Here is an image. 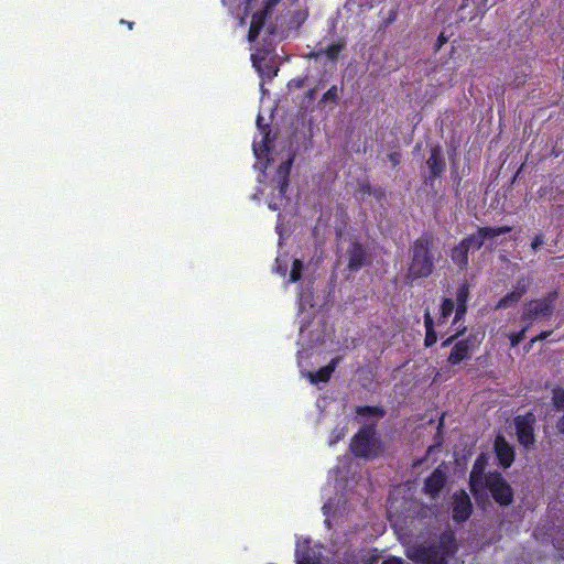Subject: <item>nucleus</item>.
Segmentation results:
<instances>
[{
	"instance_id": "nucleus-5",
	"label": "nucleus",
	"mask_w": 564,
	"mask_h": 564,
	"mask_svg": "<svg viewBox=\"0 0 564 564\" xmlns=\"http://www.w3.org/2000/svg\"><path fill=\"white\" fill-rule=\"evenodd\" d=\"M485 487L499 506L507 507L513 502V489L500 473H489L485 477Z\"/></svg>"
},
{
	"instance_id": "nucleus-6",
	"label": "nucleus",
	"mask_w": 564,
	"mask_h": 564,
	"mask_svg": "<svg viewBox=\"0 0 564 564\" xmlns=\"http://www.w3.org/2000/svg\"><path fill=\"white\" fill-rule=\"evenodd\" d=\"M535 415L531 411L525 414L517 415L513 421L517 440L527 451H530L535 446Z\"/></svg>"
},
{
	"instance_id": "nucleus-17",
	"label": "nucleus",
	"mask_w": 564,
	"mask_h": 564,
	"mask_svg": "<svg viewBox=\"0 0 564 564\" xmlns=\"http://www.w3.org/2000/svg\"><path fill=\"white\" fill-rule=\"evenodd\" d=\"M452 262L458 268L460 271H466L469 267V250L462 241L455 245L451 249L449 253Z\"/></svg>"
},
{
	"instance_id": "nucleus-47",
	"label": "nucleus",
	"mask_w": 564,
	"mask_h": 564,
	"mask_svg": "<svg viewBox=\"0 0 564 564\" xmlns=\"http://www.w3.org/2000/svg\"><path fill=\"white\" fill-rule=\"evenodd\" d=\"M121 24H126L128 26L129 30H132L133 29V25L134 23L133 22H130V21H127V20H121L120 21Z\"/></svg>"
},
{
	"instance_id": "nucleus-19",
	"label": "nucleus",
	"mask_w": 564,
	"mask_h": 564,
	"mask_svg": "<svg viewBox=\"0 0 564 564\" xmlns=\"http://www.w3.org/2000/svg\"><path fill=\"white\" fill-rule=\"evenodd\" d=\"M296 564H321L319 557L306 545H297L295 550Z\"/></svg>"
},
{
	"instance_id": "nucleus-3",
	"label": "nucleus",
	"mask_w": 564,
	"mask_h": 564,
	"mask_svg": "<svg viewBox=\"0 0 564 564\" xmlns=\"http://www.w3.org/2000/svg\"><path fill=\"white\" fill-rule=\"evenodd\" d=\"M349 449L359 458H375L382 454V443L376 437V423L365 425L352 436Z\"/></svg>"
},
{
	"instance_id": "nucleus-15",
	"label": "nucleus",
	"mask_w": 564,
	"mask_h": 564,
	"mask_svg": "<svg viewBox=\"0 0 564 564\" xmlns=\"http://www.w3.org/2000/svg\"><path fill=\"white\" fill-rule=\"evenodd\" d=\"M446 475L441 468H435L424 481V492L431 498H436L444 488Z\"/></svg>"
},
{
	"instance_id": "nucleus-12",
	"label": "nucleus",
	"mask_w": 564,
	"mask_h": 564,
	"mask_svg": "<svg viewBox=\"0 0 564 564\" xmlns=\"http://www.w3.org/2000/svg\"><path fill=\"white\" fill-rule=\"evenodd\" d=\"M267 51L253 53L251 62L262 79L272 80L278 75L279 67L273 59H267Z\"/></svg>"
},
{
	"instance_id": "nucleus-26",
	"label": "nucleus",
	"mask_w": 564,
	"mask_h": 564,
	"mask_svg": "<svg viewBox=\"0 0 564 564\" xmlns=\"http://www.w3.org/2000/svg\"><path fill=\"white\" fill-rule=\"evenodd\" d=\"M339 99V89L336 85L330 86L327 91L322 96L319 105H326L328 102L337 104Z\"/></svg>"
},
{
	"instance_id": "nucleus-48",
	"label": "nucleus",
	"mask_w": 564,
	"mask_h": 564,
	"mask_svg": "<svg viewBox=\"0 0 564 564\" xmlns=\"http://www.w3.org/2000/svg\"><path fill=\"white\" fill-rule=\"evenodd\" d=\"M269 208L272 209V210H278L279 209V204L274 203V202H270L268 204Z\"/></svg>"
},
{
	"instance_id": "nucleus-11",
	"label": "nucleus",
	"mask_w": 564,
	"mask_h": 564,
	"mask_svg": "<svg viewBox=\"0 0 564 564\" xmlns=\"http://www.w3.org/2000/svg\"><path fill=\"white\" fill-rule=\"evenodd\" d=\"M477 343L476 335L470 334L465 339H458L447 358V361L452 366L459 365L462 361L469 359L471 356V350L475 347V344Z\"/></svg>"
},
{
	"instance_id": "nucleus-44",
	"label": "nucleus",
	"mask_w": 564,
	"mask_h": 564,
	"mask_svg": "<svg viewBox=\"0 0 564 564\" xmlns=\"http://www.w3.org/2000/svg\"><path fill=\"white\" fill-rule=\"evenodd\" d=\"M305 80L306 78H295L290 82L289 86L300 89L304 86Z\"/></svg>"
},
{
	"instance_id": "nucleus-21",
	"label": "nucleus",
	"mask_w": 564,
	"mask_h": 564,
	"mask_svg": "<svg viewBox=\"0 0 564 564\" xmlns=\"http://www.w3.org/2000/svg\"><path fill=\"white\" fill-rule=\"evenodd\" d=\"M484 487L482 474L478 470H471L469 475V489L476 500H478L482 494Z\"/></svg>"
},
{
	"instance_id": "nucleus-43",
	"label": "nucleus",
	"mask_w": 564,
	"mask_h": 564,
	"mask_svg": "<svg viewBox=\"0 0 564 564\" xmlns=\"http://www.w3.org/2000/svg\"><path fill=\"white\" fill-rule=\"evenodd\" d=\"M484 465H485V460L481 455L476 459L471 470H478V471H480V474H482Z\"/></svg>"
},
{
	"instance_id": "nucleus-10",
	"label": "nucleus",
	"mask_w": 564,
	"mask_h": 564,
	"mask_svg": "<svg viewBox=\"0 0 564 564\" xmlns=\"http://www.w3.org/2000/svg\"><path fill=\"white\" fill-rule=\"evenodd\" d=\"M453 520L456 523L467 521L473 513V503L464 489H460L453 495Z\"/></svg>"
},
{
	"instance_id": "nucleus-4",
	"label": "nucleus",
	"mask_w": 564,
	"mask_h": 564,
	"mask_svg": "<svg viewBox=\"0 0 564 564\" xmlns=\"http://www.w3.org/2000/svg\"><path fill=\"white\" fill-rule=\"evenodd\" d=\"M557 297L558 292L554 290L541 299L529 301L525 303L521 319L531 325L539 318L550 317L553 314Z\"/></svg>"
},
{
	"instance_id": "nucleus-49",
	"label": "nucleus",
	"mask_w": 564,
	"mask_h": 564,
	"mask_svg": "<svg viewBox=\"0 0 564 564\" xmlns=\"http://www.w3.org/2000/svg\"><path fill=\"white\" fill-rule=\"evenodd\" d=\"M466 330H467V328L464 326V327H462V328H458V329L456 330V333H460V336H463V335L465 334V332H466Z\"/></svg>"
},
{
	"instance_id": "nucleus-24",
	"label": "nucleus",
	"mask_w": 564,
	"mask_h": 564,
	"mask_svg": "<svg viewBox=\"0 0 564 564\" xmlns=\"http://www.w3.org/2000/svg\"><path fill=\"white\" fill-rule=\"evenodd\" d=\"M356 413L360 416L375 415L378 417H382L384 415V410L380 406L360 405L356 408Z\"/></svg>"
},
{
	"instance_id": "nucleus-46",
	"label": "nucleus",
	"mask_w": 564,
	"mask_h": 564,
	"mask_svg": "<svg viewBox=\"0 0 564 564\" xmlns=\"http://www.w3.org/2000/svg\"><path fill=\"white\" fill-rule=\"evenodd\" d=\"M316 88L308 89L305 94L308 100H313L315 98Z\"/></svg>"
},
{
	"instance_id": "nucleus-1",
	"label": "nucleus",
	"mask_w": 564,
	"mask_h": 564,
	"mask_svg": "<svg viewBox=\"0 0 564 564\" xmlns=\"http://www.w3.org/2000/svg\"><path fill=\"white\" fill-rule=\"evenodd\" d=\"M410 252L406 279L415 281L429 278L435 270V263L441 257L434 235L431 231H424L412 242Z\"/></svg>"
},
{
	"instance_id": "nucleus-31",
	"label": "nucleus",
	"mask_w": 564,
	"mask_h": 564,
	"mask_svg": "<svg viewBox=\"0 0 564 564\" xmlns=\"http://www.w3.org/2000/svg\"><path fill=\"white\" fill-rule=\"evenodd\" d=\"M545 243V236L542 232L534 235L531 240L530 249L533 253L538 252L540 248Z\"/></svg>"
},
{
	"instance_id": "nucleus-36",
	"label": "nucleus",
	"mask_w": 564,
	"mask_h": 564,
	"mask_svg": "<svg viewBox=\"0 0 564 564\" xmlns=\"http://www.w3.org/2000/svg\"><path fill=\"white\" fill-rule=\"evenodd\" d=\"M281 2V0H263V7L265 11L273 13L274 8Z\"/></svg>"
},
{
	"instance_id": "nucleus-33",
	"label": "nucleus",
	"mask_w": 564,
	"mask_h": 564,
	"mask_svg": "<svg viewBox=\"0 0 564 564\" xmlns=\"http://www.w3.org/2000/svg\"><path fill=\"white\" fill-rule=\"evenodd\" d=\"M346 435V429L345 427H335L332 431L330 437H329V445L337 444L340 440H343Z\"/></svg>"
},
{
	"instance_id": "nucleus-7",
	"label": "nucleus",
	"mask_w": 564,
	"mask_h": 564,
	"mask_svg": "<svg viewBox=\"0 0 564 564\" xmlns=\"http://www.w3.org/2000/svg\"><path fill=\"white\" fill-rule=\"evenodd\" d=\"M511 230L512 227L507 225L498 227H478V229L475 232L464 237L460 241L466 247H468L469 252L477 251L482 248V246L485 245V240L494 239L501 235L509 234Z\"/></svg>"
},
{
	"instance_id": "nucleus-39",
	"label": "nucleus",
	"mask_w": 564,
	"mask_h": 564,
	"mask_svg": "<svg viewBox=\"0 0 564 564\" xmlns=\"http://www.w3.org/2000/svg\"><path fill=\"white\" fill-rule=\"evenodd\" d=\"M323 55H324V48H319V50H316V51H311L310 53H307L305 55V57L307 59L319 61Z\"/></svg>"
},
{
	"instance_id": "nucleus-34",
	"label": "nucleus",
	"mask_w": 564,
	"mask_h": 564,
	"mask_svg": "<svg viewBox=\"0 0 564 564\" xmlns=\"http://www.w3.org/2000/svg\"><path fill=\"white\" fill-rule=\"evenodd\" d=\"M552 333H553V330H543L538 336L532 337L527 347V350H530L532 348L533 344H535L536 341H542V340L549 338L552 335Z\"/></svg>"
},
{
	"instance_id": "nucleus-32",
	"label": "nucleus",
	"mask_w": 564,
	"mask_h": 564,
	"mask_svg": "<svg viewBox=\"0 0 564 564\" xmlns=\"http://www.w3.org/2000/svg\"><path fill=\"white\" fill-rule=\"evenodd\" d=\"M530 279L525 276H521L517 281V285L514 291L522 297L529 290Z\"/></svg>"
},
{
	"instance_id": "nucleus-50",
	"label": "nucleus",
	"mask_w": 564,
	"mask_h": 564,
	"mask_svg": "<svg viewBox=\"0 0 564 564\" xmlns=\"http://www.w3.org/2000/svg\"><path fill=\"white\" fill-rule=\"evenodd\" d=\"M394 19V17L392 18V15H389V21H392Z\"/></svg>"
},
{
	"instance_id": "nucleus-25",
	"label": "nucleus",
	"mask_w": 564,
	"mask_h": 564,
	"mask_svg": "<svg viewBox=\"0 0 564 564\" xmlns=\"http://www.w3.org/2000/svg\"><path fill=\"white\" fill-rule=\"evenodd\" d=\"M455 303L452 299H443L441 304V316L438 318V323L445 322L454 312Z\"/></svg>"
},
{
	"instance_id": "nucleus-20",
	"label": "nucleus",
	"mask_w": 564,
	"mask_h": 564,
	"mask_svg": "<svg viewBox=\"0 0 564 564\" xmlns=\"http://www.w3.org/2000/svg\"><path fill=\"white\" fill-rule=\"evenodd\" d=\"M425 338L424 346L432 347L437 341V335L434 328V321L429 310L424 313Z\"/></svg>"
},
{
	"instance_id": "nucleus-28",
	"label": "nucleus",
	"mask_w": 564,
	"mask_h": 564,
	"mask_svg": "<svg viewBox=\"0 0 564 564\" xmlns=\"http://www.w3.org/2000/svg\"><path fill=\"white\" fill-rule=\"evenodd\" d=\"M469 297V288L466 283L462 284L456 293V305H467Z\"/></svg>"
},
{
	"instance_id": "nucleus-8",
	"label": "nucleus",
	"mask_w": 564,
	"mask_h": 564,
	"mask_svg": "<svg viewBox=\"0 0 564 564\" xmlns=\"http://www.w3.org/2000/svg\"><path fill=\"white\" fill-rule=\"evenodd\" d=\"M426 166L429 174L424 177V183L433 188L435 181L442 177L446 171V161L441 145L436 144L431 147Z\"/></svg>"
},
{
	"instance_id": "nucleus-41",
	"label": "nucleus",
	"mask_w": 564,
	"mask_h": 564,
	"mask_svg": "<svg viewBox=\"0 0 564 564\" xmlns=\"http://www.w3.org/2000/svg\"><path fill=\"white\" fill-rule=\"evenodd\" d=\"M371 195L378 200L380 202L381 199L384 198L386 196V192L382 187H376L372 189L371 192Z\"/></svg>"
},
{
	"instance_id": "nucleus-13",
	"label": "nucleus",
	"mask_w": 564,
	"mask_h": 564,
	"mask_svg": "<svg viewBox=\"0 0 564 564\" xmlns=\"http://www.w3.org/2000/svg\"><path fill=\"white\" fill-rule=\"evenodd\" d=\"M495 453L502 468H509L514 462V449L502 435L495 440Z\"/></svg>"
},
{
	"instance_id": "nucleus-2",
	"label": "nucleus",
	"mask_w": 564,
	"mask_h": 564,
	"mask_svg": "<svg viewBox=\"0 0 564 564\" xmlns=\"http://www.w3.org/2000/svg\"><path fill=\"white\" fill-rule=\"evenodd\" d=\"M458 551L456 535L452 530L442 532L438 539L427 545L417 544L411 547L408 556L420 564H447Z\"/></svg>"
},
{
	"instance_id": "nucleus-35",
	"label": "nucleus",
	"mask_w": 564,
	"mask_h": 564,
	"mask_svg": "<svg viewBox=\"0 0 564 564\" xmlns=\"http://www.w3.org/2000/svg\"><path fill=\"white\" fill-rule=\"evenodd\" d=\"M455 310V317L453 321V324L458 323L466 314L467 312V305H456Z\"/></svg>"
},
{
	"instance_id": "nucleus-29",
	"label": "nucleus",
	"mask_w": 564,
	"mask_h": 564,
	"mask_svg": "<svg viewBox=\"0 0 564 564\" xmlns=\"http://www.w3.org/2000/svg\"><path fill=\"white\" fill-rule=\"evenodd\" d=\"M530 328V325L527 324L522 329L516 333H511L509 335L510 345L511 347H517L525 337V334L528 329Z\"/></svg>"
},
{
	"instance_id": "nucleus-22",
	"label": "nucleus",
	"mask_w": 564,
	"mask_h": 564,
	"mask_svg": "<svg viewBox=\"0 0 564 564\" xmlns=\"http://www.w3.org/2000/svg\"><path fill=\"white\" fill-rule=\"evenodd\" d=\"M346 47V42L340 39L337 42L328 45L326 48H324V55L327 57L329 62H336L340 55V53Z\"/></svg>"
},
{
	"instance_id": "nucleus-38",
	"label": "nucleus",
	"mask_w": 564,
	"mask_h": 564,
	"mask_svg": "<svg viewBox=\"0 0 564 564\" xmlns=\"http://www.w3.org/2000/svg\"><path fill=\"white\" fill-rule=\"evenodd\" d=\"M388 159L391 162L392 166L395 167L401 162V153L399 151L391 152L389 153Z\"/></svg>"
},
{
	"instance_id": "nucleus-27",
	"label": "nucleus",
	"mask_w": 564,
	"mask_h": 564,
	"mask_svg": "<svg viewBox=\"0 0 564 564\" xmlns=\"http://www.w3.org/2000/svg\"><path fill=\"white\" fill-rule=\"evenodd\" d=\"M303 262L300 259H294L292 262V269L290 272L289 281L296 283L302 279Z\"/></svg>"
},
{
	"instance_id": "nucleus-9",
	"label": "nucleus",
	"mask_w": 564,
	"mask_h": 564,
	"mask_svg": "<svg viewBox=\"0 0 564 564\" xmlns=\"http://www.w3.org/2000/svg\"><path fill=\"white\" fill-rule=\"evenodd\" d=\"M347 269L350 272H358L361 268L370 265L372 262L367 247L359 241L350 242L347 249Z\"/></svg>"
},
{
	"instance_id": "nucleus-30",
	"label": "nucleus",
	"mask_w": 564,
	"mask_h": 564,
	"mask_svg": "<svg viewBox=\"0 0 564 564\" xmlns=\"http://www.w3.org/2000/svg\"><path fill=\"white\" fill-rule=\"evenodd\" d=\"M552 400L557 410L564 409V388L554 389Z\"/></svg>"
},
{
	"instance_id": "nucleus-51",
	"label": "nucleus",
	"mask_w": 564,
	"mask_h": 564,
	"mask_svg": "<svg viewBox=\"0 0 564 564\" xmlns=\"http://www.w3.org/2000/svg\"><path fill=\"white\" fill-rule=\"evenodd\" d=\"M394 19V17L392 18V15H389V21H392Z\"/></svg>"
},
{
	"instance_id": "nucleus-18",
	"label": "nucleus",
	"mask_w": 564,
	"mask_h": 564,
	"mask_svg": "<svg viewBox=\"0 0 564 564\" xmlns=\"http://www.w3.org/2000/svg\"><path fill=\"white\" fill-rule=\"evenodd\" d=\"M341 361V357H335L333 358L328 365L319 368L316 372L310 373V381L312 383H326L329 381L332 375L334 373L336 367Z\"/></svg>"
},
{
	"instance_id": "nucleus-40",
	"label": "nucleus",
	"mask_w": 564,
	"mask_h": 564,
	"mask_svg": "<svg viewBox=\"0 0 564 564\" xmlns=\"http://www.w3.org/2000/svg\"><path fill=\"white\" fill-rule=\"evenodd\" d=\"M459 337H460V333H455L454 335H452V336L447 337L445 340H443L441 346L443 348L448 347L452 344H455Z\"/></svg>"
},
{
	"instance_id": "nucleus-23",
	"label": "nucleus",
	"mask_w": 564,
	"mask_h": 564,
	"mask_svg": "<svg viewBox=\"0 0 564 564\" xmlns=\"http://www.w3.org/2000/svg\"><path fill=\"white\" fill-rule=\"evenodd\" d=\"M522 297L514 290L508 292L505 296H502L496 305V308H508L514 304H517Z\"/></svg>"
},
{
	"instance_id": "nucleus-16",
	"label": "nucleus",
	"mask_w": 564,
	"mask_h": 564,
	"mask_svg": "<svg viewBox=\"0 0 564 564\" xmlns=\"http://www.w3.org/2000/svg\"><path fill=\"white\" fill-rule=\"evenodd\" d=\"M271 13L261 9L252 14L250 28L248 31V41L254 42L262 31L268 19L271 18Z\"/></svg>"
},
{
	"instance_id": "nucleus-37",
	"label": "nucleus",
	"mask_w": 564,
	"mask_h": 564,
	"mask_svg": "<svg viewBox=\"0 0 564 564\" xmlns=\"http://www.w3.org/2000/svg\"><path fill=\"white\" fill-rule=\"evenodd\" d=\"M447 42H448V36L445 35L444 32H441L440 35L437 36L434 51L438 52L442 48V46L444 44H446Z\"/></svg>"
},
{
	"instance_id": "nucleus-14",
	"label": "nucleus",
	"mask_w": 564,
	"mask_h": 564,
	"mask_svg": "<svg viewBox=\"0 0 564 564\" xmlns=\"http://www.w3.org/2000/svg\"><path fill=\"white\" fill-rule=\"evenodd\" d=\"M293 165V158H290L289 160L282 162L275 173V177L273 178L274 182L278 183V198L280 200H283L285 198V194L289 187L290 182V173Z\"/></svg>"
},
{
	"instance_id": "nucleus-42",
	"label": "nucleus",
	"mask_w": 564,
	"mask_h": 564,
	"mask_svg": "<svg viewBox=\"0 0 564 564\" xmlns=\"http://www.w3.org/2000/svg\"><path fill=\"white\" fill-rule=\"evenodd\" d=\"M372 189H373V187L368 182L360 184V187H359V192L362 195H371Z\"/></svg>"
},
{
	"instance_id": "nucleus-45",
	"label": "nucleus",
	"mask_w": 564,
	"mask_h": 564,
	"mask_svg": "<svg viewBox=\"0 0 564 564\" xmlns=\"http://www.w3.org/2000/svg\"><path fill=\"white\" fill-rule=\"evenodd\" d=\"M556 430L558 433L564 434V412L563 415L556 422Z\"/></svg>"
}]
</instances>
